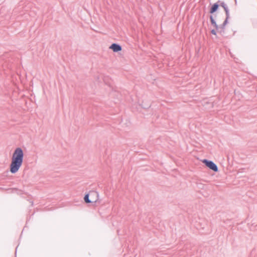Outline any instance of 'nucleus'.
I'll return each mask as SVG.
<instances>
[{
	"instance_id": "obj_1",
	"label": "nucleus",
	"mask_w": 257,
	"mask_h": 257,
	"mask_svg": "<svg viewBox=\"0 0 257 257\" xmlns=\"http://www.w3.org/2000/svg\"><path fill=\"white\" fill-rule=\"evenodd\" d=\"M24 152L22 148H17L14 151L10 164V172L15 174L18 171L23 162Z\"/></svg>"
},
{
	"instance_id": "obj_2",
	"label": "nucleus",
	"mask_w": 257,
	"mask_h": 257,
	"mask_svg": "<svg viewBox=\"0 0 257 257\" xmlns=\"http://www.w3.org/2000/svg\"><path fill=\"white\" fill-rule=\"evenodd\" d=\"M98 199V193L95 191H90L85 194L84 200L86 203H96Z\"/></svg>"
},
{
	"instance_id": "obj_3",
	"label": "nucleus",
	"mask_w": 257,
	"mask_h": 257,
	"mask_svg": "<svg viewBox=\"0 0 257 257\" xmlns=\"http://www.w3.org/2000/svg\"><path fill=\"white\" fill-rule=\"evenodd\" d=\"M202 162L210 169L215 172H218V169L217 166L212 161L204 159L202 160Z\"/></svg>"
},
{
	"instance_id": "obj_4",
	"label": "nucleus",
	"mask_w": 257,
	"mask_h": 257,
	"mask_svg": "<svg viewBox=\"0 0 257 257\" xmlns=\"http://www.w3.org/2000/svg\"><path fill=\"white\" fill-rule=\"evenodd\" d=\"M210 22H211V24L212 26H213L215 28V29L218 31V32L221 34L222 33H224V30H225V27H223V28H221V25H220V26H218L216 23V21H215V20L214 19L213 16L212 15H211L210 16Z\"/></svg>"
},
{
	"instance_id": "obj_5",
	"label": "nucleus",
	"mask_w": 257,
	"mask_h": 257,
	"mask_svg": "<svg viewBox=\"0 0 257 257\" xmlns=\"http://www.w3.org/2000/svg\"><path fill=\"white\" fill-rule=\"evenodd\" d=\"M109 49H111L114 52H118L122 50V47L119 44L113 43L110 46Z\"/></svg>"
},
{
	"instance_id": "obj_6",
	"label": "nucleus",
	"mask_w": 257,
	"mask_h": 257,
	"mask_svg": "<svg viewBox=\"0 0 257 257\" xmlns=\"http://www.w3.org/2000/svg\"><path fill=\"white\" fill-rule=\"evenodd\" d=\"M220 2V1H218L217 3L214 4L211 7L210 9L209 13L211 14H214L215 12H216L219 7V3Z\"/></svg>"
},
{
	"instance_id": "obj_7",
	"label": "nucleus",
	"mask_w": 257,
	"mask_h": 257,
	"mask_svg": "<svg viewBox=\"0 0 257 257\" xmlns=\"http://www.w3.org/2000/svg\"><path fill=\"white\" fill-rule=\"evenodd\" d=\"M225 12V16H226V18H225V19L224 20V21L223 22V23H222V24H221V28H223V27H225V26L227 25V24L228 23V19H229V9H225V10L224 11Z\"/></svg>"
},
{
	"instance_id": "obj_8",
	"label": "nucleus",
	"mask_w": 257,
	"mask_h": 257,
	"mask_svg": "<svg viewBox=\"0 0 257 257\" xmlns=\"http://www.w3.org/2000/svg\"><path fill=\"white\" fill-rule=\"evenodd\" d=\"M220 4H219V6H220L221 7H222L224 10L225 11V9H228V7L227 6V5L224 3V2H220Z\"/></svg>"
},
{
	"instance_id": "obj_9",
	"label": "nucleus",
	"mask_w": 257,
	"mask_h": 257,
	"mask_svg": "<svg viewBox=\"0 0 257 257\" xmlns=\"http://www.w3.org/2000/svg\"><path fill=\"white\" fill-rule=\"evenodd\" d=\"M211 33L214 35H216V31L214 29H213L211 31Z\"/></svg>"
},
{
	"instance_id": "obj_10",
	"label": "nucleus",
	"mask_w": 257,
	"mask_h": 257,
	"mask_svg": "<svg viewBox=\"0 0 257 257\" xmlns=\"http://www.w3.org/2000/svg\"><path fill=\"white\" fill-rule=\"evenodd\" d=\"M31 203H32V205H33V202L32 201Z\"/></svg>"
},
{
	"instance_id": "obj_11",
	"label": "nucleus",
	"mask_w": 257,
	"mask_h": 257,
	"mask_svg": "<svg viewBox=\"0 0 257 257\" xmlns=\"http://www.w3.org/2000/svg\"><path fill=\"white\" fill-rule=\"evenodd\" d=\"M235 3H236V0H235Z\"/></svg>"
}]
</instances>
